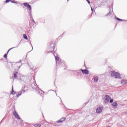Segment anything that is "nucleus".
Here are the masks:
<instances>
[{"mask_svg":"<svg viewBox=\"0 0 127 127\" xmlns=\"http://www.w3.org/2000/svg\"><path fill=\"white\" fill-rule=\"evenodd\" d=\"M11 2H12V3H17V1L14 0H13V1H11Z\"/></svg>","mask_w":127,"mask_h":127,"instance_id":"18","label":"nucleus"},{"mask_svg":"<svg viewBox=\"0 0 127 127\" xmlns=\"http://www.w3.org/2000/svg\"><path fill=\"white\" fill-rule=\"evenodd\" d=\"M69 0H67V1H68Z\"/></svg>","mask_w":127,"mask_h":127,"instance_id":"31","label":"nucleus"},{"mask_svg":"<svg viewBox=\"0 0 127 127\" xmlns=\"http://www.w3.org/2000/svg\"><path fill=\"white\" fill-rule=\"evenodd\" d=\"M13 75H14L13 76L14 78H16V77H17V76L16 75V73H14Z\"/></svg>","mask_w":127,"mask_h":127,"instance_id":"21","label":"nucleus"},{"mask_svg":"<svg viewBox=\"0 0 127 127\" xmlns=\"http://www.w3.org/2000/svg\"><path fill=\"white\" fill-rule=\"evenodd\" d=\"M35 127H41V125L40 124H36L34 125Z\"/></svg>","mask_w":127,"mask_h":127,"instance_id":"17","label":"nucleus"},{"mask_svg":"<svg viewBox=\"0 0 127 127\" xmlns=\"http://www.w3.org/2000/svg\"><path fill=\"white\" fill-rule=\"evenodd\" d=\"M91 10H93V8H92V7H91Z\"/></svg>","mask_w":127,"mask_h":127,"instance_id":"26","label":"nucleus"},{"mask_svg":"<svg viewBox=\"0 0 127 127\" xmlns=\"http://www.w3.org/2000/svg\"><path fill=\"white\" fill-rule=\"evenodd\" d=\"M88 0H86L87 1H88Z\"/></svg>","mask_w":127,"mask_h":127,"instance_id":"28","label":"nucleus"},{"mask_svg":"<svg viewBox=\"0 0 127 127\" xmlns=\"http://www.w3.org/2000/svg\"><path fill=\"white\" fill-rule=\"evenodd\" d=\"M66 120V118L63 117L60 120H58L57 123H59L60 124L61 123H63V122H65Z\"/></svg>","mask_w":127,"mask_h":127,"instance_id":"6","label":"nucleus"},{"mask_svg":"<svg viewBox=\"0 0 127 127\" xmlns=\"http://www.w3.org/2000/svg\"><path fill=\"white\" fill-rule=\"evenodd\" d=\"M15 94H16V92H14V91L13 90V86H12V91L11 92V95H15Z\"/></svg>","mask_w":127,"mask_h":127,"instance_id":"14","label":"nucleus"},{"mask_svg":"<svg viewBox=\"0 0 127 127\" xmlns=\"http://www.w3.org/2000/svg\"><path fill=\"white\" fill-rule=\"evenodd\" d=\"M13 48H14V47L11 48L9 50H8L7 54H5L3 56L4 58H7V54H8L9 51H10V50H11V49H13Z\"/></svg>","mask_w":127,"mask_h":127,"instance_id":"9","label":"nucleus"},{"mask_svg":"<svg viewBox=\"0 0 127 127\" xmlns=\"http://www.w3.org/2000/svg\"><path fill=\"white\" fill-rule=\"evenodd\" d=\"M33 21H34V20H33Z\"/></svg>","mask_w":127,"mask_h":127,"instance_id":"29","label":"nucleus"},{"mask_svg":"<svg viewBox=\"0 0 127 127\" xmlns=\"http://www.w3.org/2000/svg\"><path fill=\"white\" fill-rule=\"evenodd\" d=\"M52 53H55L54 51H52Z\"/></svg>","mask_w":127,"mask_h":127,"instance_id":"25","label":"nucleus"},{"mask_svg":"<svg viewBox=\"0 0 127 127\" xmlns=\"http://www.w3.org/2000/svg\"><path fill=\"white\" fill-rule=\"evenodd\" d=\"M98 81H99V76H96L94 77V81L95 83H97V82H98Z\"/></svg>","mask_w":127,"mask_h":127,"instance_id":"12","label":"nucleus"},{"mask_svg":"<svg viewBox=\"0 0 127 127\" xmlns=\"http://www.w3.org/2000/svg\"><path fill=\"white\" fill-rule=\"evenodd\" d=\"M105 101H107V102H109V101L111 100V97H110V96L106 95L105 96Z\"/></svg>","mask_w":127,"mask_h":127,"instance_id":"8","label":"nucleus"},{"mask_svg":"<svg viewBox=\"0 0 127 127\" xmlns=\"http://www.w3.org/2000/svg\"><path fill=\"white\" fill-rule=\"evenodd\" d=\"M110 74L112 77H115L116 76V74H117V72L115 71H111L110 72Z\"/></svg>","mask_w":127,"mask_h":127,"instance_id":"13","label":"nucleus"},{"mask_svg":"<svg viewBox=\"0 0 127 127\" xmlns=\"http://www.w3.org/2000/svg\"><path fill=\"white\" fill-rule=\"evenodd\" d=\"M116 19L118 20L119 21H123V19H120L119 18H116Z\"/></svg>","mask_w":127,"mask_h":127,"instance_id":"19","label":"nucleus"},{"mask_svg":"<svg viewBox=\"0 0 127 127\" xmlns=\"http://www.w3.org/2000/svg\"><path fill=\"white\" fill-rule=\"evenodd\" d=\"M55 59L56 60V65L57 66H59V65H60L61 63L59 61V57H58V56H55Z\"/></svg>","mask_w":127,"mask_h":127,"instance_id":"2","label":"nucleus"},{"mask_svg":"<svg viewBox=\"0 0 127 127\" xmlns=\"http://www.w3.org/2000/svg\"><path fill=\"white\" fill-rule=\"evenodd\" d=\"M25 92L26 91L25 90H23V89L21 90V91H19L18 93L16 94V97H17V98H18L19 96H21V94H22V93H25Z\"/></svg>","mask_w":127,"mask_h":127,"instance_id":"4","label":"nucleus"},{"mask_svg":"<svg viewBox=\"0 0 127 127\" xmlns=\"http://www.w3.org/2000/svg\"><path fill=\"white\" fill-rule=\"evenodd\" d=\"M11 1V0H6L5 3H7L8 2H9V1Z\"/></svg>","mask_w":127,"mask_h":127,"instance_id":"20","label":"nucleus"},{"mask_svg":"<svg viewBox=\"0 0 127 127\" xmlns=\"http://www.w3.org/2000/svg\"><path fill=\"white\" fill-rule=\"evenodd\" d=\"M82 72V74H85L86 75H88L89 74V70L87 69H80Z\"/></svg>","mask_w":127,"mask_h":127,"instance_id":"7","label":"nucleus"},{"mask_svg":"<svg viewBox=\"0 0 127 127\" xmlns=\"http://www.w3.org/2000/svg\"><path fill=\"white\" fill-rule=\"evenodd\" d=\"M13 115H14V117L16 118V119L20 120V117H19V115H18V114H17V112H16V111H14Z\"/></svg>","mask_w":127,"mask_h":127,"instance_id":"5","label":"nucleus"},{"mask_svg":"<svg viewBox=\"0 0 127 127\" xmlns=\"http://www.w3.org/2000/svg\"><path fill=\"white\" fill-rule=\"evenodd\" d=\"M87 2H88V3H89V4H90V0H87Z\"/></svg>","mask_w":127,"mask_h":127,"instance_id":"24","label":"nucleus"},{"mask_svg":"<svg viewBox=\"0 0 127 127\" xmlns=\"http://www.w3.org/2000/svg\"><path fill=\"white\" fill-rule=\"evenodd\" d=\"M23 37L25 39H26V40H27V39H28V38H27V36H26V34H24L23 35Z\"/></svg>","mask_w":127,"mask_h":127,"instance_id":"16","label":"nucleus"},{"mask_svg":"<svg viewBox=\"0 0 127 127\" xmlns=\"http://www.w3.org/2000/svg\"><path fill=\"white\" fill-rule=\"evenodd\" d=\"M17 47H18V45L17 46Z\"/></svg>","mask_w":127,"mask_h":127,"instance_id":"30","label":"nucleus"},{"mask_svg":"<svg viewBox=\"0 0 127 127\" xmlns=\"http://www.w3.org/2000/svg\"><path fill=\"white\" fill-rule=\"evenodd\" d=\"M123 83H124L125 84H127V80H124L123 81Z\"/></svg>","mask_w":127,"mask_h":127,"instance_id":"22","label":"nucleus"},{"mask_svg":"<svg viewBox=\"0 0 127 127\" xmlns=\"http://www.w3.org/2000/svg\"><path fill=\"white\" fill-rule=\"evenodd\" d=\"M111 15V9H110V11L108 13H107L106 16H110Z\"/></svg>","mask_w":127,"mask_h":127,"instance_id":"15","label":"nucleus"},{"mask_svg":"<svg viewBox=\"0 0 127 127\" xmlns=\"http://www.w3.org/2000/svg\"><path fill=\"white\" fill-rule=\"evenodd\" d=\"M104 109L103 107H99L96 109L97 114H101L102 113V110Z\"/></svg>","mask_w":127,"mask_h":127,"instance_id":"1","label":"nucleus"},{"mask_svg":"<svg viewBox=\"0 0 127 127\" xmlns=\"http://www.w3.org/2000/svg\"><path fill=\"white\" fill-rule=\"evenodd\" d=\"M23 5H24V6H25L26 7H27L29 9V10H31L32 7H31V5H29L28 3L25 2L23 3Z\"/></svg>","mask_w":127,"mask_h":127,"instance_id":"3","label":"nucleus"},{"mask_svg":"<svg viewBox=\"0 0 127 127\" xmlns=\"http://www.w3.org/2000/svg\"><path fill=\"white\" fill-rule=\"evenodd\" d=\"M116 79H122V77L120 76V74L119 73L116 72V74H115V76H114Z\"/></svg>","mask_w":127,"mask_h":127,"instance_id":"10","label":"nucleus"},{"mask_svg":"<svg viewBox=\"0 0 127 127\" xmlns=\"http://www.w3.org/2000/svg\"><path fill=\"white\" fill-rule=\"evenodd\" d=\"M112 105L114 107V109H117V107H118V103L117 102H113L112 103Z\"/></svg>","mask_w":127,"mask_h":127,"instance_id":"11","label":"nucleus"},{"mask_svg":"<svg viewBox=\"0 0 127 127\" xmlns=\"http://www.w3.org/2000/svg\"><path fill=\"white\" fill-rule=\"evenodd\" d=\"M20 66H21V65H20V66L18 67L19 68H20Z\"/></svg>","mask_w":127,"mask_h":127,"instance_id":"27","label":"nucleus"},{"mask_svg":"<svg viewBox=\"0 0 127 127\" xmlns=\"http://www.w3.org/2000/svg\"><path fill=\"white\" fill-rule=\"evenodd\" d=\"M113 102H114V100L111 99V100H110V103H113Z\"/></svg>","mask_w":127,"mask_h":127,"instance_id":"23","label":"nucleus"}]
</instances>
